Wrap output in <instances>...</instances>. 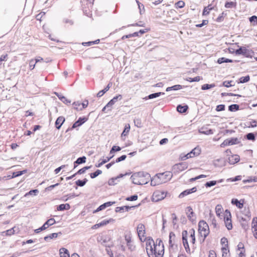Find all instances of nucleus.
<instances>
[{"label":"nucleus","mask_w":257,"mask_h":257,"mask_svg":"<svg viewBox=\"0 0 257 257\" xmlns=\"http://www.w3.org/2000/svg\"><path fill=\"white\" fill-rule=\"evenodd\" d=\"M132 182L136 185H145L151 179L150 175L146 172H139L134 173L131 177Z\"/></svg>","instance_id":"obj_1"},{"label":"nucleus","mask_w":257,"mask_h":257,"mask_svg":"<svg viewBox=\"0 0 257 257\" xmlns=\"http://www.w3.org/2000/svg\"><path fill=\"white\" fill-rule=\"evenodd\" d=\"M198 231L200 235L203 237L202 242H204L209 233V228L208 224L204 220H200L198 223Z\"/></svg>","instance_id":"obj_2"},{"label":"nucleus","mask_w":257,"mask_h":257,"mask_svg":"<svg viewBox=\"0 0 257 257\" xmlns=\"http://www.w3.org/2000/svg\"><path fill=\"white\" fill-rule=\"evenodd\" d=\"M158 183H163L170 180L172 177V174L171 172L167 171L162 173L156 174Z\"/></svg>","instance_id":"obj_3"},{"label":"nucleus","mask_w":257,"mask_h":257,"mask_svg":"<svg viewBox=\"0 0 257 257\" xmlns=\"http://www.w3.org/2000/svg\"><path fill=\"white\" fill-rule=\"evenodd\" d=\"M239 48L235 51L236 55H242L246 57H251V51L247 49L244 47H239L238 46Z\"/></svg>","instance_id":"obj_4"},{"label":"nucleus","mask_w":257,"mask_h":257,"mask_svg":"<svg viewBox=\"0 0 257 257\" xmlns=\"http://www.w3.org/2000/svg\"><path fill=\"white\" fill-rule=\"evenodd\" d=\"M224 222L225 226L228 230H231L232 228V224L231 220V214L229 210H226L225 212Z\"/></svg>","instance_id":"obj_5"},{"label":"nucleus","mask_w":257,"mask_h":257,"mask_svg":"<svg viewBox=\"0 0 257 257\" xmlns=\"http://www.w3.org/2000/svg\"><path fill=\"white\" fill-rule=\"evenodd\" d=\"M240 141L237 138H231L230 139L225 140L220 145L221 147H224L227 146L238 144Z\"/></svg>","instance_id":"obj_6"},{"label":"nucleus","mask_w":257,"mask_h":257,"mask_svg":"<svg viewBox=\"0 0 257 257\" xmlns=\"http://www.w3.org/2000/svg\"><path fill=\"white\" fill-rule=\"evenodd\" d=\"M188 165L186 163L182 162L179 164H175L173 166V169L175 173H178L186 169Z\"/></svg>","instance_id":"obj_7"},{"label":"nucleus","mask_w":257,"mask_h":257,"mask_svg":"<svg viewBox=\"0 0 257 257\" xmlns=\"http://www.w3.org/2000/svg\"><path fill=\"white\" fill-rule=\"evenodd\" d=\"M166 196V193L164 192L156 191L153 193L152 200L154 202H158L165 198Z\"/></svg>","instance_id":"obj_8"},{"label":"nucleus","mask_w":257,"mask_h":257,"mask_svg":"<svg viewBox=\"0 0 257 257\" xmlns=\"http://www.w3.org/2000/svg\"><path fill=\"white\" fill-rule=\"evenodd\" d=\"M187 230H183L182 233V240H183V244L184 246V248L188 253H190V249L189 246L187 238Z\"/></svg>","instance_id":"obj_9"},{"label":"nucleus","mask_w":257,"mask_h":257,"mask_svg":"<svg viewBox=\"0 0 257 257\" xmlns=\"http://www.w3.org/2000/svg\"><path fill=\"white\" fill-rule=\"evenodd\" d=\"M154 245V241L152 238L148 239L146 242V249L148 255H152V246Z\"/></svg>","instance_id":"obj_10"},{"label":"nucleus","mask_w":257,"mask_h":257,"mask_svg":"<svg viewBox=\"0 0 257 257\" xmlns=\"http://www.w3.org/2000/svg\"><path fill=\"white\" fill-rule=\"evenodd\" d=\"M130 174V173H126L124 174H120L117 177L111 178L110 179H109V180L108 181V184L110 186L115 185L117 184L118 182L119 181L118 179L119 178H121L126 175H129Z\"/></svg>","instance_id":"obj_11"},{"label":"nucleus","mask_w":257,"mask_h":257,"mask_svg":"<svg viewBox=\"0 0 257 257\" xmlns=\"http://www.w3.org/2000/svg\"><path fill=\"white\" fill-rule=\"evenodd\" d=\"M114 203H115V202H111V201H108V202H105V203L102 204V205H100L96 210H94L93 213H95L99 212L101 210H102L104 209L105 208H106V207L111 206L112 205H113Z\"/></svg>","instance_id":"obj_12"},{"label":"nucleus","mask_w":257,"mask_h":257,"mask_svg":"<svg viewBox=\"0 0 257 257\" xmlns=\"http://www.w3.org/2000/svg\"><path fill=\"white\" fill-rule=\"evenodd\" d=\"M87 120V118L85 117H79L78 119L73 124L71 129H73L77 127L81 126Z\"/></svg>","instance_id":"obj_13"},{"label":"nucleus","mask_w":257,"mask_h":257,"mask_svg":"<svg viewBox=\"0 0 257 257\" xmlns=\"http://www.w3.org/2000/svg\"><path fill=\"white\" fill-rule=\"evenodd\" d=\"M152 255H148L149 257H157L158 255H161V257H162L164 253V249L157 252L156 245L154 243V245L152 246Z\"/></svg>","instance_id":"obj_14"},{"label":"nucleus","mask_w":257,"mask_h":257,"mask_svg":"<svg viewBox=\"0 0 257 257\" xmlns=\"http://www.w3.org/2000/svg\"><path fill=\"white\" fill-rule=\"evenodd\" d=\"M137 232L140 239L142 240L141 236H144L145 233V226L143 224L140 223L137 226Z\"/></svg>","instance_id":"obj_15"},{"label":"nucleus","mask_w":257,"mask_h":257,"mask_svg":"<svg viewBox=\"0 0 257 257\" xmlns=\"http://www.w3.org/2000/svg\"><path fill=\"white\" fill-rule=\"evenodd\" d=\"M252 230L253 236L257 239V218L253 217L252 220Z\"/></svg>","instance_id":"obj_16"},{"label":"nucleus","mask_w":257,"mask_h":257,"mask_svg":"<svg viewBox=\"0 0 257 257\" xmlns=\"http://www.w3.org/2000/svg\"><path fill=\"white\" fill-rule=\"evenodd\" d=\"M240 160V157L237 155H231L228 157V163L231 165L235 164Z\"/></svg>","instance_id":"obj_17"},{"label":"nucleus","mask_w":257,"mask_h":257,"mask_svg":"<svg viewBox=\"0 0 257 257\" xmlns=\"http://www.w3.org/2000/svg\"><path fill=\"white\" fill-rule=\"evenodd\" d=\"M122 98V96L120 94L114 96L106 104V106L111 107L118 100H120Z\"/></svg>","instance_id":"obj_18"},{"label":"nucleus","mask_w":257,"mask_h":257,"mask_svg":"<svg viewBox=\"0 0 257 257\" xmlns=\"http://www.w3.org/2000/svg\"><path fill=\"white\" fill-rule=\"evenodd\" d=\"M65 120V119L63 116H60L58 117L55 121L56 127L58 130H59L61 128L62 125L64 122Z\"/></svg>","instance_id":"obj_19"},{"label":"nucleus","mask_w":257,"mask_h":257,"mask_svg":"<svg viewBox=\"0 0 257 257\" xmlns=\"http://www.w3.org/2000/svg\"><path fill=\"white\" fill-rule=\"evenodd\" d=\"M62 234V233L61 232H59L57 233H51L48 235H47L44 237V240L46 241H49L50 240L57 238L59 235H60Z\"/></svg>","instance_id":"obj_20"},{"label":"nucleus","mask_w":257,"mask_h":257,"mask_svg":"<svg viewBox=\"0 0 257 257\" xmlns=\"http://www.w3.org/2000/svg\"><path fill=\"white\" fill-rule=\"evenodd\" d=\"M199 132L200 134L209 135L213 134L214 132L211 129H208L207 127H202L199 130Z\"/></svg>","instance_id":"obj_21"},{"label":"nucleus","mask_w":257,"mask_h":257,"mask_svg":"<svg viewBox=\"0 0 257 257\" xmlns=\"http://www.w3.org/2000/svg\"><path fill=\"white\" fill-rule=\"evenodd\" d=\"M188 108H189V107L186 104L184 105H182L181 104H179L177 106V110L179 112L181 113H185L187 111Z\"/></svg>","instance_id":"obj_22"},{"label":"nucleus","mask_w":257,"mask_h":257,"mask_svg":"<svg viewBox=\"0 0 257 257\" xmlns=\"http://www.w3.org/2000/svg\"><path fill=\"white\" fill-rule=\"evenodd\" d=\"M70 208L69 204H61L57 207V210L58 211H64L65 210H69Z\"/></svg>","instance_id":"obj_23"},{"label":"nucleus","mask_w":257,"mask_h":257,"mask_svg":"<svg viewBox=\"0 0 257 257\" xmlns=\"http://www.w3.org/2000/svg\"><path fill=\"white\" fill-rule=\"evenodd\" d=\"M135 207V206H123L121 207H117L115 208V211L116 212H122L123 210L128 211L131 208Z\"/></svg>","instance_id":"obj_24"},{"label":"nucleus","mask_w":257,"mask_h":257,"mask_svg":"<svg viewBox=\"0 0 257 257\" xmlns=\"http://www.w3.org/2000/svg\"><path fill=\"white\" fill-rule=\"evenodd\" d=\"M164 94H165L164 92H156V93H152V94L149 95L148 96L146 97L144 99H145V100H147L148 99H153V98L158 97L161 95H164Z\"/></svg>","instance_id":"obj_25"},{"label":"nucleus","mask_w":257,"mask_h":257,"mask_svg":"<svg viewBox=\"0 0 257 257\" xmlns=\"http://www.w3.org/2000/svg\"><path fill=\"white\" fill-rule=\"evenodd\" d=\"M201 153V150L198 147H196L190 152V155L193 158L195 156H198Z\"/></svg>","instance_id":"obj_26"},{"label":"nucleus","mask_w":257,"mask_h":257,"mask_svg":"<svg viewBox=\"0 0 257 257\" xmlns=\"http://www.w3.org/2000/svg\"><path fill=\"white\" fill-rule=\"evenodd\" d=\"M60 257H70L68 250L64 247L60 249Z\"/></svg>","instance_id":"obj_27"},{"label":"nucleus","mask_w":257,"mask_h":257,"mask_svg":"<svg viewBox=\"0 0 257 257\" xmlns=\"http://www.w3.org/2000/svg\"><path fill=\"white\" fill-rule=\"evenodd\" d=\"M233 60L232 59L226 58L225 57H221L218 59L217 63L221 64L223 63H232Z\"/></svg>","instance_id":"obj_28"},{"label":"nucleus","mask_w":257,"mask_h":257,"mask_svg":"<svg viewBox=\"0 0 257 257\" xmlns=\"http://www.w3.org/2000/svg\"><path fill=\"white\" fill-rule=\"evenodd\" d=\"M213 7L211 5H209L207 7H204L202 15L203 16L207 15L209 14L210 11L213 10Z\"/></svg>","instance_id":"obj_29"},{"label":"nucleus","mask_w":257,"mask_h":257,"mask_svg":"<svg viewBox=\"0 0 257 257\" xmlns=\"http://www.w3.org/2000/svg\"><path fill=\"white\" fill-rule=\"evenodd\" d=\"M183 86L180 84L175 85L171 87H168L166 89V91H170L171 90H178L182 89Z\"/></svg>","instance_id":"obj_30"},{"label":"nucleus","mask_w":257,"mask_h":257,"mask_svg":"<svg viewBox=\"0 0 257 257\" xmlns=\"http://www.w3.org/2000/svg\"><path fill=\"white\" fill-rule=\"evenodd\" d=\"M237 6V3L236 2H226L225 4V7L226 8L229 9V8H236Z\"/></svg>","instance_id":"obj_31"},{"label":"nucleus","mask_w":257,"mask_h":257,"mask_svg":"<svg viewBox=\"0 0 257 257\" xmlns=\"http://www.w3.org/2000/svg\"><path fill=\"white\" fill-rule=\"evenodd\" d=\"M231 203L232 204H233V205H235L239 208H242L243 207V203H241L237 199H232L231 200Z\"/></svg>","instance_id":"obj_32"},{"label":"nucleus","mask_w":257,"mask_h":257,"mask_svg":"<svg viewBox=\"0 0 257 257\" xmlns=\"http://www.w3.org/2000/svg\"><path fill=\"white\" fill-rule=\"evenodd\" d=\"M88 180L86 178H84L83 180H78L75 182V184L77 186L83 187L87 182Z\"/></svg>","instance_id":"obj_33"},{"label":"nucleus","mask_w":257,"mask_h":257,"mask_svg":"<svg viewBox=\"0 0 257 257\" xmlns=\"http://www.w3.org/2000/svg\"><path fill=\"white\" fill-rule=\"evenodd\" d=\"M239 109V105L236 104H231L228 106V110L231 112L236 111Z\"/></svg>","instance_id":"obj_34"},{"label":"nucleus","mask_w":257,"mask_h":257,"mask_svg":"<svg viewBox=\"0 0 257 257\" xmlns=\"http://www.w3.org/2000/svg\"><path fill=\"white\" fill-rule=\"evenodd\" d=\"M27 171V170H24L23 171L14 172L12 174V178H16V177L20 176L23 175L24 174H25V173H26Z\"/></svg>","instance_id":"obj_35"},{"label":"nucleus","mask_w":257,"mask_h":257,"mask_svg":"<svg viewBox=\"0 0 257 257\" xmlns=\"http://www.w3.org/2000/svg\"><path fill=\"white\" fill-rule=\"evenodd\" d=\"M56 222L55 220L53 218H51L48 220H47L44 224L45 226L47 227V228H48L50 226H51L55 224Z\"/></svg>","instance_id":"obj_36"},{"label":"nucleus","mask_w":257,"mask_h":257,"mask_svg":"<svg viewBox=\"0 0 257 257\" xmlns=\"http://www.w3.org/2000/svg\"><path fill=\"white\" fill-rule=\"evenodd\" d=\"M124 238L126 243L132 241V235L130 231L125 232Z\"/></svg>","instance_id":"obj_37"},{"label":"nucleus","mask_w":257,"mask_h":257,"mask_svg":"<svg viewBox=\"0 0 257 257\" xmlns=\"http://www.w3.org/2000/svg\"><path fill=\"white\" fill-rule=\"evenodd\" d=\"M215 86V85L214 83L210 84H203V85H202L201 89L203 90H208V89H209L210 88H213Z\"/></svg>","instance_id":"obj_38"},{"label":"nucleus","mask_w":257,"mask_h":257,"mask_svg":"<svg viewBox=\"0 0 257 257\" xmlns=\"http://www.w3.org/2000/svg\"><path fill=\"white\" fill-rule=\"evenodd\" d=\"M91 167V166H85L83 168L79 169L75 174H82L85 173L86 171L89 169Z\"/></svg>","instance_id":"obj_39"},{"label":"nucleus","mask_w":257,"mask_h":257,"mask_svg":"<svg viewBox=\"0 0 257 257\" xmlns=\"http://www.w3.org/2000/svg\"><path fill=\"white\" fill-rule=\"evenodd\" d=\"M101 174H102L101 170H97L95 172L90 173V176L91 178L94 179Z\"/></svg>","instance_id":"obj_40"},{"label":"nucleus","mask_w":257,"mask_h":257,"mask_svg":"<svg viewBox=\"0 0 257 257\" xmlns=\"http://www.w3.org/2000/svg\"><path fill=\"white\" fill-rule=\"evenodd\" d=\"M245 138L247 140L254 141L255 140V135L253 133H249L246 135Z\"/></svg>","instance_id":"obj_41"},{"label":"nucleus","mask_w":257,"mask_h":257,"mask_svg":"<svg viewBox=\"0 0 257 257\" xmlns=\"http://www.w3.org/2000/svg\"><path fill=\"white\" fill-rule=\"evenodd\" d=\"M86 161V158L85 156H82L81 157H79L76 160V164H81L83 163H85Z\"/></svg>","instance_id":"obj_42"},{"label":"nucleus","mask_w":257,"mask_h":257,"mask_svg":"<svg viewBox=\"0 0 257 257\" xmlns=\"http://www.w3.org/2000/svg\"><path fill=\"white\" fill-rule=\"evenodd\" d=\"M250 80V77L249 75H247L246 76H242L239 78V83H244L247 82Z\"/></svg>","instance_id":"obj_43"},{"label":"nucleus","mask_w":257,"mask_h":257,"mask_svg":"<svg viewBox=\"0 0 257 257\" xmlns=\"http://www.w3.org/2000/svg\"><path fill=\"white\" fill-rule=\"evenodd\" d=\"M189 233H190V237L192 238V243L194 244L196 240L195 236V230L193 228L189 230Z\"/></svg>","instance_id":"obj_44"},{"label":"nucleus","mask_w":257,"mask_h":257,"mask_svg":"<svg viewBox=\"0 0 257 257\" xmlns=\"http://www.w3.org/2000/svg\"><path fill=\"white\" fill-rule=\"evenodd\" d=\"M190 191L189 189H187V190H184V191H183L182 192H181L179 195V196L178 197L179 198H183L184 197L189 195V194H190Z\"/></svg>","instance_id":"obj_45"},{"label":"nucleus","mask_w":257,"mask_h":257,"mask_svg":"<svg viewBox=\"0 0 257 257\" xmlns=\"http://www.w3.org/2000/svg\"><path fill=\"white\" fill-rule=\"evenodd\" d=\"M135 125L138 127H141L142 126V121L140 118H135L134 120Z\"/></svg>","instance_id":"obj_46"},{"label":"nucleus","mask_w":257,"mask_h":257,"mask_svg":"<svg viewBox=\"0 0 257 257\" xmlns=\"http://www.w3.org/2000/svg\"><path fill=\"white\" fill-rule=\"evenodd\" d=\"M226 15H227V14H226V13H225L224 12H223L221 13V15L219 16L217 18L216 21L217 22H222V21H223V20H224V17L225 16H226Z\"/></svg>","instance_id":"obj_47"},{"label":"nucleus","mask_w":257,"mask_h":257,"mask_svg":"<svg viewBox=\"0 0 257 257\" xmlns=\"http://www.w3.org/2000/svg\"><path fill=\"white\" fill-rule=\"evenodd\" d=\"M216 183H217L216 181L213 180V181H210L207 182L204 185L206 188H208V187H210L215 185L216 184Z\"/></svg>","instance_id":"obj_48"},{"label":"nucleus","mask_w":257,"mask_h":257,"mask_svg":"<svg viewBox=\"0 0 257 257\" xmlns=\"http://www.w3.org/2000/svg\"><path fill=\"white\" fill-rule=\"evenodd\" d=\"M200 80V77L198 76L194 78L188 77L186 78V80L192 82H198Z\"/></svg>","instance_id":"obj_49"},{"label":"nucleus","mask_w":257,"mask_h":257,"mask_svg":"<svg viewBox=\"0 0 257 257\" xmlns=\"http://www.w3.org/2000/svg\"><path fill=\"white\" fill-rule=\"evenodd\" d=\"M216 215L220 216L222 213V206L221 205H217L215 208Z\"/></svg>","instance_id":"obj_50"},{"label":"nucleus","mask_w":257,"mask_h":257,"mask_svg":"<svg viewBox=\"0 0 257 257\" xmlns=\"http://www.w3.org/2000/svg\"><path fill=\"white\" fill-rule=\"evenodd\" d=\"M241 179V176L239 175V176H236L234 178H228L226 180V181L227 182H229V181L235 182V181L240 180Z\"/></svg>","instance_id":"obj_51"},{"label":"nucleus","mask_w":257,"mask_h":257,"mask_svg":"<svg viewBox=\"0 0 257 257\" xmlns=\"http://www.w3.org/2000/svg\"><path fill=\"white\" fill-rule=\"evenodd\" d=\"M130 130V125H128V126L125 125L122 133H121V137H122L123 136H126L127 135V134L128 133Z\"/></svg>","instance_id":"obj_52"},{"label":"nucleus","mask_w":257,"mask_h":257,"mask_svg":"<svg viewBox=\"0 0 257 257\" xmlns=\"http://www.w3.org/2000/svg\"><path fill=\"white\" fill-rule=\"evenodd\" d=\"M121 148L119 146H113L110 151V153L112 154L115 152H118L121 150Z\"/></svg>","instance_id":"obj_53"},{"label":"nucleus","mask_w":257,"mask_h":257,"mask_svg":"<svg viewBox=\"0 0 257 257\" xmlns=\"http://www.w3.org/2000/svg\"><path fill=\"white\" fill-rule=\"evenodd\" d=\"M38 192H39V191L37 189L31 190L30 191H29L28 193H27L25 196H27V195H36L38 193Z\"/></svg>","instance_id":"obj_54"},{"label":"nucleus","mask_w":257,"mask_h":257,"mask_svg":"<svg viewBox=\"0 0 257 257\" xmlns=\"http://www.w3.org/2000/svg\"><path fill=\"white\" fill-rule=\"evenodd\" d=\"M150 180H151V186H155L160 184V183H158V181L159 180L157 179L156 175L155 176V177L153 179H152L151 178Z\"/></svg>","instance_id":"obj_55"},{"label":"nucleus","mask_w":257,"mask_h":257,"mask_svg":"<svg viewBox=\"0 0 257 257\" xmlns=\"http://www.w3.org/2000/svg\"><path fill=\"white\" fill-rule=\"evenodd\" d=\"M37 63V61H35L34 59H31L29 62L30 69L33 70Z\"/></svg>","instance_id":"obj_56"},{"label":"nucleus","mask_w":257,"mask_h":257,"mask_svg":"<svg viewBox=\"0 0 257 257\" xmlns=\"http://www.w3.org/2000/svg\"><path fill=\"white\" fill-rule=\"evenodd\" d=\"M138 195L135 194V195H132L130 197H127L125 199L127 201H133L137 200L138 199Z\"/></svg>","instance_id":"obj_57"},{"label":"nucleus","mask_w":257,"mask_h":257,"mask_svg":"<svg viewBox=\"0 0 257 257\" xmlns=\"http://www.w3.org/2000/svg\"><path fill=\"white\" fill-rule=\"evenodd\" d=\"M176 8H183L185 6V3L182 1H180L175 4Z\"/></svg>","instance_id":"obj_58"},{"label":"nucleus","mask_w":257,"mask_h":257,"mask_svg":"<svg viewBox=\"0 0 257 257\" xmlns=\"http://www.w3.org/2000/svg\"><path fill=\"white\" fill-rule=\"evenodd\" d=\"M220 243L222 245H224V247H228V240L226 237H223L221 238Z\"/></svg>","instance_id":"obj_59"},{"label":"nucleus","mask_w":257,"mask_h":257,"mask_svg":"<svg viewBox=\"0 0 257 257\" xmlns=\"http://www.w3.org/2000/svg\"><path fill=\"white\" fill-rule=\"evenodd\" d=\"M225 105L224 104H219L216 106L215 110L217 111H221L225 110Z\"/></svg>","instance_id":"obj_60"},{"label":"nucleus","mask_w":257,"mask_h":257,"mask_svg":"<svg viewBox=\"0 0 257 257\" xmlns=\"http://www.w3.org/2000/svg\"><path fill=\"white\" fill-rule=\"evenodd\" d=\"M109 222H110V220H104L102 221L101 222H100V223L96 224V225L97 226L101 227V226H102L107 224L108 223H109Z\"/></svg>","instance_id":"obj_61"},{"label":"nucleus","mask_w":257,"mask_h":257,"mask_svg":"<svg viewBox=\"0 0 257 257\" xmlns=\"http://www.w3.org/2000/svg\"><path fill=\"white\" fill-rule=\"evenodd\" d=\"M61 101L63 102L64 103L68 105L71 103V100L68 99L66 97L63 96V97H61Z\"/></svg>","instance_id":"obj_62"},{"label":"nucleus","mask_w":257,"mask_h":257,"mask_svg":"<svg viewBox=\"0 0 257 257\" xmlns=\"http://www.w3.org/2000/svg\"><path fill=\"white\" fill-rule=\"evenodd\" d=\"M126 245L128 247V249L130 251H132L135 249V246L133 244V243H132V241H131L129 243H127Z\"/></svg>","instance_id":"obj_63"},{"label":"nucleus","mask_w":257,"mask_h":257,"mask_svg":"<svg viewBox=\"0 0 257 257\" xmlns=\"http://www.w3.org/2000/svg\"><path fill=\"white\" fill-rule=\"evenodd\" d=\"M106 251L107 252V254L109 256V257H113V254L112 253V251L109 248L110 246H106Z\"/></svg>","instance_id":"obj_64"}]
</instances>
